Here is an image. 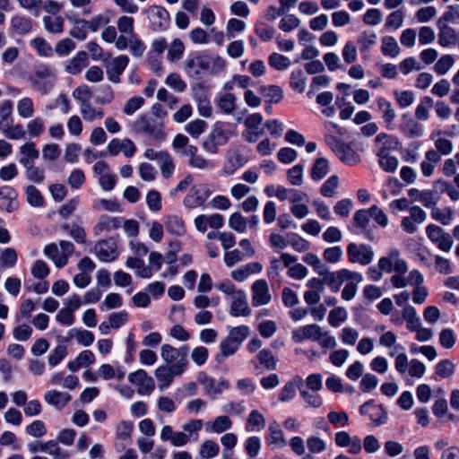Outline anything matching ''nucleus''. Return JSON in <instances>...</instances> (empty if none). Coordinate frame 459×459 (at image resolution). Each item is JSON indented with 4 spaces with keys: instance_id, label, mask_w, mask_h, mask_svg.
<instances>
[{
    "instance_id": "1",
    "label": "nucleus",
    "mask_w": 459,
    "mask_h": 459,
    "mask_svg": "<svg viewBox=\"0 0 459 459\" xmlns=\"http://www.w3.org/2000/svg\"><path fill=\"white\" fill-rule=\"evenodd\" d=\"M234 126L225 122H216L203 146L212 154L218 153L219 147L227 144L233 134Z\"/></svg>"
},
{
    "instance_id": "2",
    "label": "nucleus",
    "mask_w": 459,
    "mask_h": 459,
    "mask_svg": "<svg viewBox=\"0 0 459 459\" xmlns=\"http://www.w3.org/2000/svg\"><path fill=\"white\" fill-rule=\"evenodd\" d=\"M56 80V70L48 65L36 66L28 81L32 87L41 94H48L54 87Z\"/></svg>"
},
{
    "instance_id": "3",
    "label": "nucleus",
    "mask_w": 459,
    "mask_h": 459,
    "mask_svg": "<svg viewBox=\"0 0 459 459\" xmlns=\"http://www.w3.org/2000/svg\"><path fill=\"white\" fill-rule=\"evenodd\" d=\"M189 347L183 345L180 348H175L170 344H163L160 348V357L162 359L175 368L176 373H184L188 366Z\"/></svg>"
},
{
    "instance_id": "4",
    "label": "nucleus",
    "mask_w": 459,
    "mask_h": 459,
    "mask_svg": "<svg viewBox=\"0 0 459 459\" xmlns=\"http://www.w3.org/2000/svg\"><path fill=\"white\" fill-rule=\"evenodd\" d=\"M44 255L48 256L58 268L65 267L68 263V258L74 252V245L71 241H59V247L56 243L47 245L43 250Z\"/></svg>"
},
{
    "instance_id": "5",
    "label": "nucleus",
    "mask_w": 459,
    "mask_h": 459,
    "mask_svg": "<svg viewBox=\"0 0 459 459\" xmlns=\"http://www.w3.org/2000/svg\"><path fill=\"white\" fill-rule=\"evenodd\" d=\"M132 129L138 134H146L155 140L165 138L163 131V123L158 122L154 118L141 115L132 124Z\"/></svg>"
},
{
    "instance_id": "6",
    "label": "nucleus",
    "mask_w": 459,
    "mask_h": 459,
    "mask_svg": "<svg viewBox=\"0 0 459 459\" xmlns=\"http://www.w3.org/2000/svg\"><path fill=\"white\" fill-rule=\"evenodd\" d=\"M211 195L212 191L207 185L196 184L190 188L189 192L184 198L183 204L187 209L204 206Z\"/></svg>"
},
{
    "instance_id": "7",
    "label": "nucleus",
    "mask_w": 459,
    "mask_h": 459,
    "mask_svg": "<svg viewBox=\"0 0 459 459\" xmlns=\"http://www.w3.org/2000/svg\"><path fill=\"white\" fill-rule=\"evenodd\" d=\"M211 61L206 55L189 56L185 61V72L190 78H197L210 69Z\"/></svg>"
},
{
    "instance_id": "8",
    "label": "nucleus",
    "mask_w": 459,
    "mask_h": 459,
    "mask_svg": "<svg viewBox=\"0 0 459 459\" xmlns=\"http://www.w3.org/2000/svg\"><path fill=\"white\" fill-rule=\"evenodd\" d=\"M128 63L129 58L126 55L104 59L103 65L106 69L108 79L114 83H118L120 82V75L126 70Z\"/></svg>"
},
{
    "instance_id": "9",
    "label": "nucleus",
    "mask_w": 459,
    "mask_h": 459,
    "mask_svg": "<svg viewBox=\"0 0 459 459\" xmlns=\"http://www.w3.org/2000/svg\"><path fill=\"white\" fill-rule=\"evenodd\" d=\"M347 255L350 262L367 265L372 262L374 252L370 246L350 243L347 247Z\"/></svg>"
},
{
    "instance_id": "10",
    "label": "nucleus",
    "mask_w": 459,
    "mask_h": 459,
    "mask_svg": "<svg viewBox=\"0 0 459 459\" xmlns=\"http://www.w3.org/2000/svg\"><path fill=\"white\" fill-rule=\"evenodd\" d=\"M133 430L134 424L130 420H122L117 425L114 446L117 452L124 451L131 445Z\"/></svg>"
},
{
    "instance_id": "11",
    "label": "nucleus",
    "mask_w": 459,
    "mask_h": 459,
    "mask_svg": "<svg viewBox=\"0 0 459 459\" xmlns=\"http://www.w3.org/2000/svg\"><path fill=\"white\" fill-rule=\"evenodd\" d=\"M116 48L118 50L129 48L130 53L137 57L142 56L146 49L145 44L136 33L130 37L120 35L116 41Z\"/></svg>"
},
{
    "instance_id": "12",
    "label": "nucleus",
    "mask_w": 459,
    "mask_h": 459,
    "mask_svg": "<svg viewBox=\"0 0 459 459\" xmlns=\"http://www.w3.org/2000/svg\"><path fill=\"white\" fill-rule=\"evenodd\" d=\"M426 233L428 238L437 245V247L445 252H447L451 249L453 246V238L448 234L446 233L440 227L435 224H429L426 228Z\"/></svg>"
},
{
    "instance_id": "13",
    "label": "nucleus",
    "mask_w": 459,
    "mask_h": 459,
    "mask_svg": "<svg viewBox=\"0 0 459 459\" xmlns=\"http://www.w3.org/2000/svg\"><path fill=\"white\" fill-rule=\"evenodd\" d=\"M149 20L154 31L165 30L170 23L169 12L162 6L153 5L149 8Z\"/></svg>"
},
{
    "instance_id": "14",
    "label": "nucleus",
    "mask_w": 459,
    "mask_h": 459,
    "mask_svg": "<svg viewBox=\"0 0 459 459\" xmlns=\"http://www.w3.org/2000/svg\"><path fill=\"white\" fill-rule=\"evenodd\" d=\"M320 276L324 277V284L328 285L333 292L340 290L346 279L352 278V272L348 269H341L337 272H329L326 268L320 271Z\"/></svg>"
},
{
    "instance_id": "15",
    "label": "nucleus",
    "mask_w": 459,
    "mask_h": 459,
    "mask_svg": "<svg viewBox=\"0 0 459 459\" xmlns=\"http://www.w3.org/2000/svg\"><path fill=\"white\" fill-rule=\"evenodd\" d=\"M197 381L204 386L206 394L212 398H215L216 395L221 394L223 390L228 389L230 386L228 380L224 378L216 380L203 372L198 375Z\"/></svg>"
},
{
    "instance_id": "16",
    "label": "nucleus",
    "mask_w": 459,
    "mask_h": 459,
    "mask_svg": "<svg viewBox=\"0 0 459 459\" xmlns=\"http://www.w3.org/2000/svg\"><path fill=\"white\" fill-rule=\"evenodd\" d=\"M251 291L252 305L255 307L267 305L272 299L268 283L264 279L256 280L251 286Z\"/></svg>"
},
{
    "instance_id": "17",
    "label": "nucleus",
    "mask_w": 459,
    "mask_h": 459,
    "mask_svg": "<svg viewBox=\"0 0 459 459\" xmlns=\"http://www.w3.org/2000/svg\"><path fill=\"white\" fill-rule=\"evenodd\" d=\"M128 380L133 385L138 386V394L144 395L150 394L155 387L154 381L152 377H149L145 370L138 369L128 376Z\"/></svg>"
},
{
    "instance_id": "18",
    "label": "nucleus",
    "mask_w": 459,
    "mask_h": 459,
    "mask_svg": "<svg viewBox=\"0 0 459 459\" xmlns=\"http://www.w3.org/2000/svg\"><path fill=\"white\" fill-rule=\"evenodd\" d=\"M94 252L102 262H111L118 256L117 242L111 238L100 240L94 247Z\"/></svg>"
},
{
    "instance_id": "19",
    "label": "nucleus",
    "mask_w": 459,
    "mask_h": 459,
    "mask_svg": "<svg viewBox=\"0 0 459 459\" xmlns=\"http://www.w3.org/2000/svg\"><path fill=\"white\" fill-rule=\"evenodd\" d=\"M194 98L197 102L198 113L204 117H210L212 114V108L204 84L199 83L193 89Z\"/></svg>"
},
{
    "instance_id": "20",
    "label": "nucleus",
    "mask_w": 459,
    "mask_h": 459,
    "mask_svg": "<svg viewBox=\"0 0 459 459\" xmlns=\"http://www.w3.org/2000/svg\"><path fill=\"white\" fill-rule=\"evenodd\" d=\"M403 122L399 126L400 131L408 138H419L423 135V126L410 114L402 116Z\"/></svg>"
},
{
    "instance_id": "21",
    "label": "nucleus",
    "mask_w": 459,
    "mask_h": 459,
    "mask_svg": "<svg viewBox=\"0 0 459 459\" xmlns=\"http://www.w3.org/2000/svg\"><path fill=\"white\" fill-rule=\"evenodd\" d=\"M195 229L204 233L208 228L218 230L224 224V218L219 213H213L212 215L201 214L195 217Z\"/></svg>"
},
{
    "instance_id": "22",
    "label": "nucleus",
    "mask_w": 459,
    "mask_h": 459,
    "mask_svg": "<svg viewBox=\"0 0 459 459\" xmlns=\"http://www.w3.org/2000/svg\"><path fill=\"white\" fill-rule=\"evenodd\" d=\"M230 314L233 316H248L251 314V308L247 303V297L244 290H238L235 296L231 298Z\"/></svg>"
},
{
    "instance_id": "23",
    "label": "nucleus",
    "mask_w": 459,
    "mask_h": 459,
    "mask_svg": "<svg viewBox=\"0 0 459 459\" xmlns=\"http://www.w3.org/2000/svg\"><path fill=\"white\" fill-rule=\"evenodd\" d=\"M247 162V159L238 150L229 151L226 153V161L222 172L227 176L233 175L238 169L242 168Z\"/></svg>"
},
{
    "instance_id": "24",
    "label": "nucleus",
    "mask_w": 459,
    "mask_h": 459,
    "mask_svg": "<svg viewBox=\"0 0 459 459\" xmlns=\"http://www.w3.org/2000/svg\"><path fill=\"white\" fill-rule=\"evenodd\" d=\"M321 327L318 325L311 324L299 327L292 332V340L295 342H302L305 340L316 342L320 338Z\"/></svg>"
},
{
    "instance_id": "25",
    "label": "nucleus",
    "mask_w": 459,
    "mask_h": 459,
    "mask_svg": "<svg viewBox=\"0 0 459 459\" xmlns=\"http://www.w3.org/2000/svg\"><path fill=\"white\" fill-rule=\"evenodd\" d=\"M17 193L10 186L0 187V209L11 212L16 210L18 204L16 201Z\"/></svg>"
},
{
    "instance_id": "26",
    "label": "nucleus",
    "mask_w": 459,
    "mask_h": 459,
    "mask_svg": "<svg viewBox=\"0 0 459 459\" xmlns=\"http://www.w3.org/2000/svg\"><path fill=\"white\" fill-rule=\"evenodd\" d=\"M377 104L379 111L382 114V119L385 124V127L389 130L394 129V121L396 117V112L392 106V103L383 97L377 100Z\"/></svg>"
},
{
    "instance_id": "27",
    "label": "nucleus",
    "mask_w": 459,
    "mask_h": 459,
    "mask_svg": "<svg viewBox=\"0 0 459 459\" xmlns=\"http://www.w3.org/2000/svg\"><path fill=\"white\" fill-rule=\"evenodd\" d=\"M33 27L32 20L22 14H15L11 18V31L17 35H25L31 31Z\"/></svg>"
},
{
    "instance_id": "28",
    "label": "nucleus",
    "mask_w": 459,
    "mask_h": 459,
    "mask_svg": "<svg viewBox=\"0 0 459 459\" xmlns=\"http://www.w3.org/2000/svg\"><path fill=\"white\" fill-rule=\"evenodd\" d=\"M370 213L368 209L358 210L352 219V226L350 227L351 232L355 234L365 233L369 225Z\"/></svg>"
},
{
    "instance_id": "29",
    "label": "nucleus",
    "mask_w": 459,
    "mask_h": 459,
    "mask_svg": "<svg viewBox=\"0 0 459 459\" xmlns=\"http://www.w3.org/2000/svg\"><path fill=\"white\" fill-rule=\"evenodd\" d=\"M183 373H176L172 366H160L155 370V377L159 382V388L164 390L172 383L174 377L180 376Z\"/></svg>"
},
{
    "instance_id": "30",
    "label": "nucleus",
    "mask_w": 459,
    "mask_h": 459,
    "mask_svg": "<svg viewBox=\"0 0 459 459\" xmlns=\"http://www.w3.org/2000/svg\"><path fill=\"white\" fill-rule=\"evenodd\" d=\"M72 396L68 393L57 390L47 391L44 394L45 402L57 410H62L71 401Z\"/></svg>"
},
{
    "instance_id": "31",
    "label": "nucleus",
    "mask_w": 459,
    "mask_h": 459,
    "mask_svg": "<svg viewBox=\"0 0 459 459\" xmlns=\"http://www.w3.org/2000/svg\"><path fill=\"white\" fill-rule=\"evenodd\" d=\"M361 414H369L370 419L377 426L385 423L387 413L381 405L369 406L368 403H365L359 408Z\"/></svg>"
},
{
    "instance_id": "32",
    "label": "nucleus",
    "mask_w": 459,
    "mask_h": 459,
    "mask_svg": "<svg viewBox=\"0 0 459 459\" xmlns=\"http://www.w3.org/2000/svg\"><path fill=\"white\" fill-rule=\"evenodd\" d=\"M21 157L19 162L23 167L34 164L36 160L39 159V152L36 149V144L33 142H28L20 147Z\"/></svg>"
},
{
    "instance_id": "33",
    "label": "nucleus",
    "mask_w": 459,
    "mask_h": 459,
    "mask_svg": "<svg viewBox=\"0 0 459 459\" xmlns=\"http://www.w3.org/2000/svg\"><path fill=\"white\" fill-rule=\"evenodd\" d=\"M122 218L109 217L103 215L100 218L98 223L94 226L95 235H100L103 231H110L121 227Z\"/></svg>"
},
{
    "instance_id": "34",
    "label": "nucleus",
    "mask_w": 459,
    "mask_h": 459,
    "mask_svg": "<svg viewBox=\"0 0 459 459\" xmlns=\"http://www.w3.org/2000/svg\"><path fill=\"white\" fill-rule=\"evenodd\" d=\"M88 63V56L84 51L78 52L73 58L67 61L65 71L71 74H77L86 67Z\"/></svg>"
},
{
    "instance_id": "35",
    "label": "nucleus",
    "mask_w": 459,
    "mask_h": 459,
    "mask_svg": "<svg viewBox=\"0 0 459 459\" xmlns=\"http://www.w3.org/2000/svg\"><path fill=\"white\" fill-rule=\"evenodd\" d=\"M45 30L48 33L61 34L64 31L65 19L61 15H46L42 19Z\"/></svg>"
},
{
    "instance_id": "36",
    "label": "nucleus",
    "mask_w": 459,
    "mask_h": 459,
    "mask_svg": "<svg viewBox=\"0 0 459 459\" xmlns=\"http://www.w3.org/2000/svg\"><path fill=\"white\" fill-rule=\"evenodd\" d=\"M375 143L380 146L379 151L388 153L390 150H398L401 143L396 136L389 135L385 133H380L376 136Z\"/></svg>"
},
{
    "instance_id": "37",
    "label": "nucleus",
    "mask_w": 459,
    "mask_h": 459,
    "mask_svg": "<svg viewBox=\"0 0 459 459\" xmlns=\"http://www.w3.org/2000/svg\"><path fill=\"white\" fill-rule=\"evenodd\" d=\"M335 154L343 163L350 166H353L360 160L356 152L345 143L341 145Z\"/></svg>"
},
{
    "instance_id": "38",
    "label": "nucleus",
    "mask_w": 459,
    "mask_h": 459,
    "mask_svg": "<svg viewBox=\"0 0 459 459\" xmlns=\"http://www.w3.org/2000/svg\"><path fill=\"white\" fill-rule=\"evenodd\" d=\"M352 276H354V279L353 277L346 279L345 281H348V283L344 286L342 291V298L347 301L355 297L357 293V285L363 280V277L359 273L352 272Z\"/></svg>"
},
{
    "instance_id": "39",
    "label": "nucleus",
    "mask_w": 459,
    "mask_h": 459,
    "mask_svg": "<svg viewBox=\"0 0 459 459\" xmlns=\"http://www.w3.org/2000/svg\"><path fill=\"white\" fill-rule=\"evenodd\" d=\"M164 223L167 231L175 236H182L186 233L185 222L177 215L167 216Z\"/></svg>"
},
{
    "instance_id": "40",
    "label": "nucleus",
    "mask_w": 459,
    "mask_h": 459,
    "mask_svg": "<svg viewBox=\"0 0 459 459\" xmlns=\"http://www.w3.org/2000/svg\"><path fill=\"white\" fill-rule=\"evenodd\" d=\"M269 436L267 441L270 445H275L278 447H282L286 445V440L283 437V432L278 422L273 421L269 425Z\"/></svg>"
},
{
    "instance_id": "41",
    "label": "nucleus",
    "mask_w": 459,
    "mask_h": 459,
    "mask_svg": "<svg viewBox=\"0 0 459 459\" xmlns=\"http://www.w3.org/2000/svg\"><path fill=\"white\" fill-rule=\"evenodd\" d=\"M126 266L136 270V274L141 278L149 279L152 276L151 267L145 265L144 261L137 257H129L126 260Z\"/></svg>"
},
{
    "instance_id": "42",
    "label": "nucleus",
    "mask_w": 459,
    "mask_h": 459,
    "mask_svg": "<svg viewBox=\"0 0 459 459\" xmlns=\"http://www.w3.org/2000/svg\"><path fill=\"white\" fill-rule=\"evenodd\" d=\"M265 427V419L264 415L257 410L250 412L247 424L246 430L247 432L261 431Z\"/></svg>"
},
{
    "instance_id": "43",
    "label": "nucleus",
    "mask_w": 459,
    "mask_h": 459,
    "mask_svg": "<svg viewBox=\"0 0 459 459\" xmlns=\"http://www.w3.org/2000/svg\"><path fill=\"white\" fill-rule=\"evenodd\" d=\"M164 178H169L173 176L176 165L172 156L166 151L157 162Z\"/></svg>"
},
{
    "instance_id": "44",
    "label": "nucleus",
    "mask_w": 459,
    "mask_h": 459,
    "mask_svg": "<svg viewBox=\"0 0 459 459\" xmlns=\"http://www.w3.org/2000/svg\"><path fill=\"white\" fill-rule=\"evenodd\" d=\"M80 112L83 119L87 122H93L95 120H100L104 117V111L102 108H94L90 102L81 104Z\"/></svg>"
},
{
    "instance_id": "45",
    "label": "nucleus",
    "mask_w": 459,
    "mask_h": 459,
    "mask_svg": "<svg viewBox=\"0 0 459 459\" xmlns=\"http://www.w3.org/2000/svg\"><path fill=\"white\" fill-rule=\"evenodd\" d=\"M381 52L384 56L396 57L400 54L401 48L394 37L385 36L381 39Z\"/></svg>"
},
{
    "instance_id": "46",
    "label": "nucleus",
    "mask_w": 459,
    "mask_h": 459,
    "mask_svg": "<svg viewBox=\"0 0 459 459\" xmlns=\"http://www.w3.org/2000/svg\"><path fill=\"white\" fill-rule=\"evenodd\" d=\"M329 162L325 158H317L311 169V178L318 181L324 178L329 173Z\"/></svg>"
},
{
    "instance_id": "47",
    "label": "nucleus",
    "mask_w": 459,
    "mask_h": 459,
    "mask_svg": "<svg viewBox=\"0 0 459 459\" xmlns=\"http://www.w3.org/2000/svg\"><path fill=\"white\" fill-rule=\"evenodd\" d=\"M403 318L406 321L407 328L411 332L419 328L420 325V318L417 315L415 308L412 306L406 305L402 313Z\"/></svg>"
},
{
    "instance_id": "48",
    "label": "nucleus",
    "mask_w": 459,
    "mask_h": 459,
    "mask_svg": "<svg viewBox=\"0 0 459 459\" xmlns=\"http://www.w3.org/2000/svg\"><path fill=\"white\" fill-rule=\"evenodd\" d=\"M377 34L373 31L361 32L357 39L361 54H368L370 48L377 43Z\"/></svg>"
},
{
    "instance_id": "49",
    "label": "nucleus",
    "mask_w": 459,
    "mask_h": 459,
    "mask_svg": "<svg viewBox=\"0 0 459 459\" xmlns=\"http://www.w3.org/2000/svg\"><path fill=\"white\" fill-rule=\"evenodd\" d=\"M434 101L432 98L425 96L420 100V104L415 109V117L420 121H426L429 116V110L433 108Z\"/></svg>"
},
{
    "instance_id": "50",
    "label": "nucleus",
    "mask_w": 459,
    "mask_h": 459,
    "mask_svg": "<svg viewBox=\"0 0 459 459\" xmlns=\"http://www.w3.org/2000/svg\"><path fill=\"white\" fill-rule=\"evenodd\" d=\"M236 97L232 93H225L217 100V106L224 114L230 115L236 108Z\"/></svg>"
},
{
    "instance_id": "51",
    "label": "nucleus",
    "mask_w": 459,
    "mask_h": 459,
    "mask_svg": "<svg viewBox=\"0 0 459 459\" xmlns=\"http://www.w3.org/2000/svg\"><path fill=\"white\" fill-rule=\"evenodd\" d=\"M18 261V253L13 247H6L0 254V265L2 268H13Z\"/></svg>"
},
{
    "instance_id": "52",
    "label": "nucleus",
    "mask_w": 459,
    "mask_h": 459,
    "mask_svg": "<svg viewBox=\"0 0 459 459\" xmlns=\"http://www.w3.org/2000/svg\"><path fill=\"white\" fill-rule=\"evenodd\" d=\"M377 157L379 158L380 167L386 172H394L398 167V160L394 156L385 153L384 151H378Z\"/></svg>"
},
{
    "instance_id": "53",
    "label": "nucleus",
    "mask_w": 459,
    "mask_h": 459,
    "mask_svg": "<svg viewBox=\"0 0 459 459\" xmlns=\"http://www.w3.org/2000/svg\"><path fill=\"white\" fill-rule=\"evenodd\" d=\"M30 45L40 56L49 57L53 55L51 45L42 37H37L31 39Z\"/></svg>"
},
{
    "instance_id": "54",
    "label": "nucleus",
    "mask_w": 459,
    "mask_h": 459,
    "mask_svg": "<svg viewBox=\"0 0 459 459\" xmlns=\"http://www.w3.org/2000/svg\"><path fill=\"white\" fill-rule=\"evenodd\" d=\"M185 51V46L181 39H175L169 46L167 58L170 62H177L181 59Z\"/></svg>"
},
{
    "instance_id": "55",
    "label": "nucleus",
    "mask_w": 459,
    "mask_h": 459,
    "mask_svg": "<svg viewBox=\"0 0 459 459\" xmlns=\"http://www.w3.org/2000/svg\"><path fill=\"white\" fill-rule=\"evenodd\" d=\"M74 337L83 346H90L94 342V334L88 330L72 329L69 332V338Z\"/></svg>"
},
{
    "instance_id": "56",
    "label": "nucleus",
    "mask_w": 459,
    "mask_h": 459,
    "mask_svg": "<svg viewBox=\"0 0 459 459\" xmlns=\"http://www.w3.org/2000/svg\"><path fill=\"white\" fill-rule=\"evenodd\" d=\"M256 359L259 361L260 365L264 366L266 369H268V370L276 369L277 359L273 355L271 351H269L267 349L261 350L258 352Z\"/></svg>"
},
{
    "instance_id": "57",
    "label": "nucleus",
    "mask_w": 459,
    "mask_h": 459,
    "mask_svg": "<svg viewBox=\"0 0 459 459\" xmlns=\"http://www.w3.org/2000/svg\"><path fill=\"white\" fill-rule=\"evenodd\" d=\"M134 20L130 16H121L117 22V27L120 35L130 37L135 34L134 30Z\"/></svg>"
},
{
    "instance_id": "58",
    "label": "nucleus",
    "mask_w": 459,
    "mask_h": 459,
    "mask_svg": "<svg viewBox=\"0 0 459 459\" xmlns=\"http://www.w3.org/2000/svg\"><path fill=\"white\" fill-rule=\"evenodd\" d=\"M203 420H191L187 422H186L182 429L183 431L188 434L189 441L194 440L196 441L199 438L198 432L203 428Z\"/></svg>"
},
{
    "instance_id": "59",
    "label": "nucleus",
    "mask_w": 459,
    "mask_h": 459,
    "mask_svg": "<svg viewBox=\"0 0 459 459\" xmlns=\"http://www.w3.org/2000/svg\"><path fill=\"white\" fill-rule=\"evenodd\" d=\"M438 37L439 44L444 47L455 44L457 38L455 30L446 25H444L440 28Z\"/></svg>"
},
{
    "instance_id": "60",
    "label": "nucleus",
    "mask_w": 459,
    "mask_h": 459,
    "mask_svg": "<svg viewBox=\"0 0 459 459\" xmlns=\"http://www.w3.org/2000/svg\"><path fill=\"white\" fill-rule=\"evenodd\" d=\"M303 172L304 167L301 164H297L287 171V178L290 184L295 186H299L303 184Z\"/></svg>"
},
{
    "instance_id": "61",
    "label": "nucleus",
    "mask_w": 459,
    "mask_h": 459,
    "mask_svg": "<svg viewBox=\"0 0 459 459\" xmlns=\"http://www.w3.org/2000/svg\"><path fill=\"white\" fill-rule=\"evenodd\" d=\"M26 198L30 205L40 207L44 204V197L40 191L34 186H28L26 188Z\"/></svg>"
},
{
    "instance_id": "62",
    "label": "nucleus",
    "mask_w": 459,
    "mask_h": 459,
    "mask_svg": "<svg viewBox=\"0 0 459 459\" xmlns=\"http://www.w3.org/2000/svg\"><path fill=\"white\" fill-rule=\"evenodd\" d=\"M220 451L219 445L212 440L204 441L200 447V456L204 459H210L215 457Z\"/></svg>"
},
{
    "instance_id": "63",
    "label": "nucleus",
    "mask_w": 459,
    "mask_h": 459,
    "mask_svg": "<svg viewBox=\"0 0 459 459\" xmlns=\"http://www.w3.org/2000/svg\"><path fill=\"white\" fill-rule=\"evenodd\" d=\"M348 318L347 311L344 307H338L330 311L328 322L333 327H338Z\"/></svg>"
},
{
    "instance_id": "64",
    "label": "nucleus",
    "mask_w": 459,
    "mask_h": 459,
    "mask_svg": "<svg viewBox=\"0 0 459 459\" xmlns=\"http://www.w3.org/2000/svg\"><path fill=\"white\" fill-rule=\"evenodd\" d=\"M247 221L240 212H234L229 218V226L233 230L243 233L247 229Z\"/></svg>"
}]
</instances>
